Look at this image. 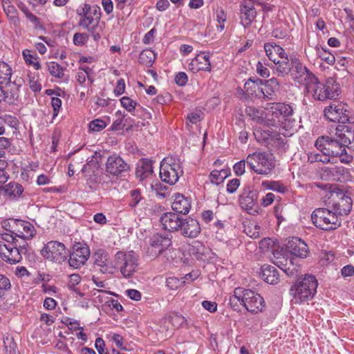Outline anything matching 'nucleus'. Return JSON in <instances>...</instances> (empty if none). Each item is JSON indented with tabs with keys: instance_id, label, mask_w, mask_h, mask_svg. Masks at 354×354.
I'll return each instance as SVG.
<instances>
[{
	"instance_id": "34",
	"label": "nucleus",
	"mask_w": 354,
	"mask_h": 354,
	"mask_svg": "<svg viewBox=\"0 0 354 354\" xmlns=\"http://www.w3.org/2000/svg\"><path fill=\"white\" fill-rule=\"evenodd\" d=\"M337 137L344 147L354 151V129L344 127L341 132L338 133Z\"/></svg>"
},
{
	"instance_id": "39",
	"label": "nucleus",
	"mask_w": 354,
	"mask_h": 354,
	"mask_svg": "<svg viewBox=\"0 0 354 354\" xmlns=\"http://www.w3.org/2000/svg\"><path fill=\"white\" fill-rule=\"evenodd\" d=\"M257 12L254 8L244 6L241 9L242 24L245 27L249 26L254 19Z\"/></svg>"
},
{
	"instance_id": "49",
	"label": "nucleus",
	"mask_w": 354,
	"mask_h": 354,
	"mask_svg": "<svg viewBox=\"0 0 354 354\" xmlns=\"http://www.w3.org/2000/svg\"><path fill=\"white\" fill-rule=\"evenodd\" d=\"M23 57L26 63L28 65H32L35 69L38 70L41 68L39 62L36 60V58L32 54H30V51L29 50H24L23 51Z\"/></svg>"
},
{
	"instance_id": "16",
	"label": "nucleus",
	"mask_w": 354,
	"mask_h": 354,
	"mask_svg": "<svg viewBox=\"0 0 354 354\" xmlns=\"http://www.w3.org/2000/svg\"><path fill=\"white\" fill-rule=\"evenodd\" d=\"M279 59L274 62L276 66L275 71L277 75L279 76H285L290 73L293 80V73H295V70L297 67L300 65L304 66L298 59H292L290 62L286 53Z\"/></svg>"
},
{
	"instance_id": "62",
	"label": "nucleus",
	"mask_w": 354,
	"mask_h": 354,
	"mask_svg": "<svg viewBox=\"0 0 354 354\" xmlns=\"http://www.w3.org/2000/svg\"><path fill=\"white\" fill-rule=\"evenodd\" d=\"M240 185V180L238 178H234L230 180L227 185V191L229 193H234L236 191Z\"/></svg>"
},
{
	"instance_id": "27",
	"label": "nucleus",
	"mask_w": 354,
	"mask_h": 354,
	"mask_svg": "<svg viewBox=\"0 0 354 354\" xmlns=\"http://www.w3.org/2000/svg\"><path fill=\"white\" fill-rule=\"evenodd\" d=\"M77 15L81 17L79 20L78 24L83 28L87 30L92 26L98 27L100 24L99 19L93 17L88 12H86L85 10L81 7L77 8Z\"/></svg>"
},
{
	"instance_id": "22",
	"label": "nucleus",
	"mask_w": 354,
	"mask_h": 354,
	"mask_svg": "<svg viewBox=\"0 0 354 354\" xmlns=\"http://www.w3.org/2000/svg\"><path fill=\"white\" fill-rule=\"evenodd\" d=\"M179 230L183 236L192 239L196 238L201 230L198 221L190 217L182 220Z\"/></svg>"
},
{
	"instance_id": "29",
	"label": "nucleus",
	"mask_w": 354,
	"mask_h": 354,
	"mask_svg": "<svg viewBox=\"0 0 354 354\" xmlns=\"http://www.w3.org/2000/svg\"><path fill=\"white\" fill-rule=\"evenodd\" d=\"M264 50L268 59L273 63L286 54L282 47L273 42L266 43Z\"/></svg>"
},
{
	"instance_id": "19",
	"label": "nucleus",
	"mask_w": 354,
	"mask_h": 354,
	"mask_svg": "<svg viewBox=\"0 0 354 354\" xmlns=\"http://www.w3.org/2000/svg\"><path fill=\"white\" fill-rule=\"evenodd\" d=\"M279 90V82L275 77L262 80L260 86V93L257 95L258 98L266 100H274L277 98V93Z\"/></svg>"
},
{
	"instance_id": "37",
	"label": "nucleus",
	"mask_w": 354,
	"mask_h": 354,
	"mask_svg": "<svg viewBox=\"0 0 354 354\" xmlns=\"http://www.w3.org/2000/svg\"><path fill=\"white\" fill-rule=\"evenodd\" d=\"M230 175V170L229 169H223L221 170H213L209 176V181L215 185H219L224 181V180Z\"/></svg>"
},
{
	"instance_id": "53",
	"label": "nucleus",
	"mask_w": 354,
	"mask_h": 354,
	"mask_svg": "<svg viewBox=\"0 0 354 354\" xmlns=\"http://www.w3.org/2000/svg\"><path fill=\"white\" fill-rule=\"evenodd\" d=\"M274 241L270 238H265L259 242V248L263 252L269 250L274 251Z\"/></svg>"
},
{
	"instance_id": "50",
	"label": "nucleus",
	"mask_w": 354,
	"mask_h": 354,
	"mask_svg": "<svg viewBox=\"0 0 354 354\" xmlns=\"http://www.w3.org/2000/svg\"><path fill=\"white\" fill-rule=\"evenodd\" d=\"M3 344L7 354H19L16 351L17 346L12 337H4Z\"/></svg>"
},
{
	"instance_id": "4",
	"label": "nucleus",
	"mask_w": 354,
	"mask_h": 354,
	"mask_svg": "<svg viewBox=\"0 0 354 354\" xmlns=\"http://www.w3.org/2000/svg\"><path fill=\"white\" fill-rule=\"evenodd\" d=\"M16 237L12 243L6 244L0 241V257L1 259L10 264H16L22 259V254L28 252V239H18Z\"/></svg>"
},
{
	"instance_id": "5",
	"label": "nucleus",
	"mask_w": 354,
	"mask_h": 354,
	"mask_svg": "<svg viewBox=\"0 0 354 354\" xmlns=\"http://www.w3.org/2000/svg\"><path fill=\"white\" fill-rule=\"evenodd\" d=\"M138 257L133 251L118 252L113 259V267L120 270L124 278H130L136 271Z\"/></svg>"
},
{
	"instance_id": "10",
	"label": "nucleus",
	"mask_w": 354,
	"mask_h": 354,
	"mask_svg": "<svg viewBox=\"0 0 354 354\" xmlns=\"http://www.w3.org/2000/svg\"><path fill=\"white\" fill-rule=\"evenodd\" d=\"M183 174L180 163L171 157L164 158L160 163V177L161 180L169 185H174Z\"/></svg>"
},
{
	"instance_id": "44",
	"label": "nucleus",
	"mask_w": 354,
	"mask_h": 354,
	"mask_svg": "<svg viewBox=\"0 0 354 354\" xmlns=\"http://www.w3.org/2000/svg\"><path fill=\"white\" fill-rule=\"evenodd\" d=\"M48 71L50 74L57 78H62L64 77V69L57 62H51L47 64Z\"/></svg>"
},
{
	"instance_id": "32",
	"label": "nucleus",
	"mask_w": 354,
	"mask_h": 354,
	"mask_svg": "<svg viewBox=\"0 0 354 354\" xmlns=\"http://www.w3.org/2000/svg\"><path fill=\"white\" fill-rule=\"evenodd\" d=\"M8 104H14L19 98L18 88L15 84L10 83L5 89H2V95L0 98Z\"/></svg>"
},
{
	"instance_id": "63",
	"label": "nucleus",
	"mask_w": 354,
	"mask_h": 354,
	"mask_svg": "<svg viewBox=\"0 0 354 354\" xmlns=\"http://www.w3.org/2000/svg\"><path fill=\"white\" fill-rule=\"evenodd\" d=\"M187 80H188V77H187V75L184 72H180L178 73L176 77H175V82L178 85V86H185L187 82Z\"/></svg>"
},
{
	"instance_id": "8",
	"label": "nucleus",
	"mask_w": 354,
	"mask_h": 354,
	"mask_svg": "<svg viewBox=\"0 0 354 354\" xmlns=\"http://www.w3.org/2000/svg\"><path fill=\"white\" fill-rule=\"evenodd\" d=\"M337 136L338 133L335 134V137L323 136L319 137L315 143L316 148L322 153L328 155L333 163L336 162L337 155L341 154V151H344V147Z\"/></svg>"
},
{
	"instance_id": "20",
	"label": "nucleus",
	"mask_w": 354,
	"mask_h": 354,
	"mask_svg": "<svg viewBox=\"0 0 354 354\" xmlns=\"http://www.w3.org/2000/svg\"><path fill=\"white\" fill-rule=\"evenodd\" d=\"M286 250L291 254L301 259L306 258L309 253L307 244L297 237H292L286 244Z\"/></svg>"
},
{
	"instance_id": "6",
	"label": "nucleus",
	"mask_w": 354,
	"mask_h": 354,
	"mask_svg": "<svg viewBox=\"0 0 354 354\" xmlns=\"http://www.w3.org/2000/svg\"><path fill=\"white\" fill-rule=\"evenodd\" d=\"M311 218L314 225L323 230H335L342 224V219L339 218L328 207L314 210Z\"/></svg>"
},
{
	"instance_id": "14",
	"label": "nucleus",
	"mask_w": 354,
	"mask_h": 354,
	"mask_svg": "<svg viewBox=\"0 0 354 354\" xmlns=\"http://www.w3.org/2000/svg\"><path fill=\"white\" fill-rule=\"evenodd\" d=\"M11 233L19 239H31L36 234L34 226L28 221L11 219Z\"/></svg>"
},
{
	"instance_id": "51",
	"label": "nucleus",
	"mask_w": 354,
	"mask_h": 354,
	"mask_svg": "<svg viewBox=\"0 0 354 354\" xmlns=\"http://www.w3.org/2000/svg\"><path fill=\"white\" fill-rule=\"evenodd\" d=\"M10 288L11 283L9 279L3 274H0V299Z\"/></svg>"
},
{
	"instance_id": "15",
	"label": "nucleus",
	"mask_w": 354,
	"mask_h": 354,
	"mask_svg": "<svg viewBox=\"0 0 354 354\" xmlns=\"http://www.w3.org/2000/svg\"><path fill=\"white\" fill-rule=\"evenodd\" d=\"M89 257L90 250L88 245L75 244L73 252L70 254L68 264L73 268H79L85 264Z\"/></svg>"
},
{
	"instance_id": "41",
	"label": "nucleus",
	"mask_w": 354,
	"mask_h": 354,
	"mask_svg": "<svg viewBox=\"0 0 354 354\" xmlns=\"http://www.w3.org/2000/svg\"><path fill=\"white\" fill-rule=\"evenodd\" d=\"M244 232L248 236L257 239L261 234V227L257 223L250 222L248 225L244 226Z\"/></svg>"
},
{
	"instance_id": "47",
	"label": "nucleus",
	"mask_w": 354,
	"mask_h": 354,
	"mask_svg": "<svg viewBox=\"0 0 354 354\" xmlns=\"http://www.w3.org/2000/svg\"><path fill=\"white\" fill-rule=\"evenodd\" d=\"M69 279L67 283V286L68 289L71 290L79 293L80 290L76 287L78 285L82 279V277L78 274H72L69 276Z\"/></svg>"
},
{
	"instance_id": "45",
	"label": "nucleus",
	"mask_w": 354,
	"mask_h": 354,
	"mask_svg": "<svg viewBox=\"0 0 354 354\" xmlns=\"http://www.w3.org/2000/svg\"><path fill=\"white\" fill-rule=\"evenodd\" d=\"M96 258L95 261V264L97 266L101 267L100 270L103 272H106L107 271V254L103 251H99L96 254Z\"/></svg>"
},
{
	"instance_id": "31",
	"label": "nucleus",
	"mask_w": 354,
	"mask_h": 354,
	"mask_svg": "<svg viewBox=\"0 0 354 354\" xmlns=\"http://www.w3.org/2000/svg\"><path fill=\"white\" fill-rule=\"evenodd\" d=\"M261 278L268 283L277 284L279 281V274L274 266L264 265L261 267Z\"/></svg>"
},
{
	"instance_id": "35",
	"label": "nucleus",
	"mask_w": 354,
	"mask_h": 354,
	"mask_svg": "<svg viewBox=\"0 0 354 354\" xmlns=\"http://www.w3.org/2000/svg\"><path fill=\"white\" fill-rule=\"evenodd\" d=\"M3 10L9 18L10 22L15 26H18L19 19L18 17L17 10L14 6H12L9 0H3Z\"/></svg>"
},
{
	"instance_id": "59",
	"label": "nucleus",
	"mask_w": 354,
	"mask_h": 354,
	"mask_svg": "<svg viewBox=\"0 0 354 354\" xmlns=\"http://www.w3.org/2000/svg\"><path fill=\"white\" fill-rule=\"evenodd\" d=\"M272 35L277 39H283L288 35V31L282 26L277 27L272 30Z\"/></svg>"
},
{
	"instance_id": "58",
	"label": "nucleus",
	"mask_w": 354,
	"mask_h": 354,
	"mask_svg": "<svg viewBox=\"0 0 354 354\" xmlns=\"http://www.w3.org/2000/svg\"><path fill=\"white\" fill-rule=\"evenodd\" d=\"M88 40V35L85 32H77L73 36V42L75 45L81 46L86 44Z\"/></svg>"
},
{
	"instance_id": "48",
	"label": "nucleus",
	"mask_w": 354,
	"mask_h": 354,
	"mask_svg": "<svg viewBox=\"0 0 354 354\" xmlns=\"http://www.w3.org/2000/svg\"><path fill=\"white\" fill-rule=\"evenodd\" d=\"M80 7L85 10L86 12H88V13L92 15L93 17H97V19H99V20L100 21L102 13L100 8L98 6H91L85 3L81 5Z\"/></svg>"
},
{
	"instance_id": "25",
	"label": "nucleus",
	"mask_w": 354,
	"mask_h": 354,
	"mask_svg": "<svg viewBox=\"0 0 354 354\" xmlns=\"http://www.w3.org/2000/svg\"><path fill=\"white\" fill-rule=\"evenodd\" d=\"M346 169L344 167H325L322 169L321 177L328 181H342Z\"/></svg>"
},
{
	"instance_id": "61",
	"label": "nucleus",
	"mask_w": 354,
	"mask_h": 354,
	"mask_svg": "<svg viewBox=\"0 0 354 354\" xmlns=\"http://www.w3.org/2000/svg\"><path fill=\"white\" fill-rule=\"evenodd\" d=\"M226 15L223 10L216 12V19L218 23V27L223 30L225 28V22L226 21Z\"/></svg>"
},
{
	"instance_id": "55",
	"label": "nucleus",
	"mask_w": 354,
	"mask_h": 354,
	"mask_svg": "<svg viewBox=\"0 0 354 354\" xmlns=\"http://www.w3.org/2000/svg\"><path fill=\"white\" fill-rule=\"evenodd\" d=\"M131 201L129 206L135 207L142 199L141 193L139 189H133L130 192Z\"/></svg>"
},
{
	"instance_id": "46",
	"label": "nucleus",
	"mask_w": 354,
	"mask_h": 354,
	"mask_svg": "<svg viewBox=\"0 0 354 354\" xmlns=\"http://www.w3.org/2000/svg\"><path fill=\"white\" fill-rule=\"evenodd\" d=\"M185 283L184 278L178 279L174 277H170L166 279V286L171 290H177L182 287Z\"/></svg>"
},
{
	"instance_id": "23",
	"label": "nucleus",
	"mask_w": 354,
	"mask_h": 354,
	"mask_svg": "<svg viewBox=\"0 0 354 354\" xmlns=\"http://www.w3.org/2000/svg\"><path fill=\"white\" fill-rule=\"evenodd\" d=\"M188 68L194 73L199 71L209 72L211 71V64L209 55L205 52L198 54L189 64Z\"/></svg>"
},
{
	"instance_id": "1",
	"label": "nucleus",
	"mask_w": 354,
	"mask_h": 354,
	"mask_svg": "<svg viewBox=\"0 0 354 354\" xmlns=\"http://www.w3.org/2000/svg\"><path fill=\"white\" fill-rule=\"evenodd\" d=\"M295 72V82L304 86V93L315 100H335L339 95L338 84L333 81L322 83L306 66H298Z\"/></svg>"
},
{
	"instance_id": "13",
	"label": "nucleus",
	"mask_w": 354,
	"mask_h": 354,
	"mask_svg": "<svg viewBox=\"0 0 354 354\" xmlns=\"http://www.w3.org/2000/svg\"><path fill=\"white\" fill-rule=\"evenodd\" d=\"M41 254L45 259L57 263L64 262L68 257V251L64 244L55 241L45 244Z\"/></svg>"
},
{
	"instance_id": "33",
	"label": "nucleus",
	"mask_w": 354,
	"mask_h": 354,
	"mask_svg": "<svg viewBox=\"0 0 354 354\" xmlns=\"http://www.w3.org/2000/svg\"><path fill=\"white\" fill-rule=\"evenodd\" d=\"M24 192V189L21 185L15 182L0 186V194L7 196L10 198H16L19 196Z\"/></svg>"
},
{
	"instance_id": "56",
	"label": "nucleus",
	"mask_w": 354,
	"mask_h": 354,
	"mask_svg": "<svg viewBox=\"0 0 354 354\" xmlns=\"http://www.w3.org/2000/svg\"><path fill=\"white\" fill-rule=\"evenodd\" d=\"M122 106L128 111L131 112L135 109L136 102L128 97H123L120 99Z\"/></svg>"
},
{
	"instance_id": "42",
	"label": "nucleus",
	"mask_w": 354,
	"mask_h": 354,
	"mask_svg": "<svg viewBox=\"0 0 354 354\" xmlns=\"http://www.w3.org/2000/svg\"><path fill=\"white\" fill-rule=\"evenodd\" d=\"M12 75L11 67L3 61H0V83L9 81Z\"/></svg>"
},
{
	"instance_id": "54",
	"label": "nucleus",
	"mask_w": 354,
	"mask_h": 354,
	"mask_svg": "<svg viewBox=\"0 0 354 354\" xmlns=\"http://www.w3.org/2000/svg\"><path fill=\"white\" fill-rule=\"evenodd\" d=\"M318 56L328 64L332 65L335 63V56L330 53L326 51L325 49H322V51H319Z\"/></svg>"
},
{
	"instance_id": "12",
	"label": "nucleus",
	"mask_w": 354,
	"mask_h": 354,
	"mask_svg": "<svg viewBox=\"0 0 354 354\" xmlns=\"http://www.w3.org/2000/svg\"><path fill=\"white\" fill-rule=\"evenodd\" d=\"M324 115L330 121L339 123L352 122L348 106L339 102H333L324 109Z\"/></svg>"
},
{
	"instance_id": "24",
	"label": "nucleus",
	"mask_w": 354,
	"mask_h": 354,
	"mask_svg": "<svg viewBox=\"0 0 354 354\" xmlns=\"http://www.w3.org/2000/svg\"><path fill=\"white\" fill-rule=\"evenodd\" d=\"M182 218L174 212H166L162 215L160 219L163 229L169 232L178 231L182 224Z\"/></svg>"
},
{
	"instance_id": "26",
	"label": "nucleus",
	"mask_w": 354,
	"mask_h": 354,
	"mask_svg": "<svg viewBox=\"0 0 354 354\" xmlns=\"http://www.w3.org/2000/svg\"><path fill=\"white\" fill-rule=\"evenodd\" d=\"M275 258L274 264L284 271L287 275L293 277L297 276L298 268L297 266H294L292 259L286 258L282 254H279Z\"/></svg>"
},
{
	"instance_id": "36",
	"label": "nucleus",
	"mask_w": 354,
	"mask_h": 354,
	"mask_svg": "<svg viewBox=\"0 0 354 354\" xmlns=\"http://www.w3.org/2000/svg\"><path fill=\"white\" fill-rule=\"evenodd\" d=\"M243 288H236L234 295L230 297L229 304L234 310H238L241 305L243 306Z\"/></svg>"
},
{
	"instance_id": "2",
	"label": "nucleus",
	"mask_w": 354,
	"mask_h": 354,
	"mask_svg": "<svg viewBox=\"0 0 354 354\" xmlns=\"http://www.w3.org/2000/svg\"><path fill=\"white\" fill-rule=\"evenodd\" d=\"M318 283L315 276L306 275L297 281L290 289L292 302L299 304L312 299L317 292Z\"/></svg>"
},
{
	"instance_id": "30",
	"label": "nucleus",
	"mask_w": 354,
	"mask_h": 354,
	"mask_svg": "<svg viewBox=\"0 0 354 354\" xmlns=\"http://www.w3.org/2000/svg\"><path fill=\"white\" fill-rule=\"evenodd\" d=\"M172 209L176 213L186 214L191 208V203L187 198L178 194L171 205Z\"/></svg>"
},
{
	"instance_id": "28",
	"label": "nucleus",
	"mask_w": 354,
	"mask_h": 354,
	"mask_svg": "<svg viewBox=\"0 0 354 354\" xmlns=\"http://www.w3.org/2000/svg\"><path fill=\"white\" fill-rule=\"evenodd\" d=\"M153 162L148 159H141L137 164L136 175L140 180H144L153 174Z\"/></svg>"
},
{
	"instance_id": "43",
	"label": "nucleus",
	"mask_w": 354,
	"mask_h": 354,
	"mask_svg": "<svg viewBox=\"0 0 354 354\" xmlns=\"http://www.w3.org/2000/svg\"><path fill=\"white\" fill-rule=\"evenodd\" d=\"M308 159L310 162H322L323 163H333L331 160V158L328 155H326L323 153L320 154L315 151L310 152L308 154Z\"/></svg>"
},
{
	"instance_id": "57",
	"label": "nucleus",
	"mask_w": 354,
	"mask_h": 354,
	"mask_svg": "<svg viewBox=\"0 0 354 354\" xmlns=\"http://www.w3.org/2000/svg\"><path fill=\"white\" fill-rule=\"evenodd\" d=\"M106 122L104 120L100 119L94 120L89 124V128L93 131H102L106 127Z\"/></svg>"
},
{
	"instance_id": "38",
	"label": "nucleus",
	"mask_w": 354,
	"mask_h": 354,
	"mask_svg": "<svg viewBox=\"0 0 354 354\" xmlns=\"http://www.w3.org/2000/svg\"><path fill=\"white\" fill-rule=\"evenodd\" d=\"M261 83H262V80L259 78L255 80H252L251 78L248 79V81L244 84V89L248 95H255L260 93V86Z\"/></svg>"
},
{
	"instance_id": "40",
	"label": "nucleus",
	"mask_w": 354,
	"mask_h": 354,
	"mask_svg": "<svg viewBox=\"0 0 354 354\" xmlns=\"http://www.w3.org/2000/svg\"><path fill=\"white\" fill-rule=\"evenodd\" d=\"M156 59L155 53L149 49L143 50L139 55L138 62L146 66H151Z\"/></svg>"
},
{
	"instance_id": "64",
	"label": "nucleus",
	"mask_w": 354,
	"mask_h": 354,
	"mask_svg": "<svg viewBox=\"0 0 354 354\" xmlns=\"http://www.w3.org/2000/svg\"><path fill=\"white\" fill-rule=\"evenodd\" d=\"M105 344L104 340L97 337L95 340V347L100 354H110L107 350L104 348Z\"/></svg>"
},
{
	"instance_id": "9",
	"label": "nucleus",
	"mask_w": 354,
	"mask_h": 354,
	"mask_svg": "<svg viewBox=\"0 0 354 354\" xmlns=\"http://www.w3.org/2000/svg\"><path fill=\"white\" fill-rule=\"evenodd\" d=\"M333 213L342 220V217L348 216L353 207V201L351 198L345 193L340 192L331 194L329 201L327 203Z\"/></svg>"
},
{
	"instance_id": "11",
	"label": "nucleus",
	"mask_w": 354,
	"mask_h": 354,
	"mask_svg": "<svg viewBox=\"0 0 354 354\" xmlns=\"http://www.w3.org/2000/svg\"><path fill=\"white\" fill-rule=\"evenodd\" d=\"M171 245V236L167 234H155L149 241L146 254L150 259H154L166 252Z\"/></svg>"
},
{
	"instance_id": "3",
	"label": "nucleus",
	"mask_w": 354,
	"mask_h": 354,
	"mask_svg": "<svg viewBox=\"0 0 354 354\" xmlns=\"http://www.w3.org/2000/svg\"><path fill=\"white\" fill-rule=\"evenodd\" d=\"M265 115L263 116V111L257 110V120L261 122L267 123L268 126H276V120L280 122L281 118H285L292 114V108L287 104L280 102L268 103L264 107Z\"/></svg>"
},
{
	"instance_id": "60",
	"label": "nucleus",
	"mask_w": 354,
	"mask_h": 354,
	"mask_svg": "<svg viewBox=\"0 0 354 354\" xmlns=\"http://www.w3.org/2000/svg\"><path fill=\"white\" fill-rule=\"evenodd\" d=\"M51 105L53 109V118L58 115L62 106V100L59 97H53L51 98Z\"/></svg>"
},
{
	"instance_id": "21",
	"label": "nucleus",
	"mask_w": 354,
	"mask_h": 354,
	"mask_svg": "<svg viewBox=\"0 0 354 354\" xmlns=\"http://www.w3.org/2000/svg\"><path fill=\"white\" fill-rule=\"evenodd\" d=\"M129 165L119 156H109L106 164V171L114 176H118L129 170Z\"/></svg>"
},
{
	"instance_id": "7",
	"label": "nucleus",
	"mask_w": 354,
	"mask_h": 354,
	"mask_svg": "<svg viewBox=\"0 0 354 354\" xmlns=\"http://www.w3.org/2000/svg\"><path fill=\"white\" fill-rule=\"evenodd\" d=\"M246 162L251 169L261 175H268L275 167L272 155L265 152L248 155Z\"/></svg>"
},
{
	"instance_id": "52",
	"label": "nucleus",
	"mask_w": 354,
	"mask_h": 354,
	"mask_svg": "<svg viewBox=\"0 0 354 354\" xmlns=\"http://www.w3.org/2000/svg\"><path fill=\"white\" fill-rule=\"evenodd\" d=\"M24 13L27 19L32 24L35 28L44 29V26L41 25L39 19L37 16L28 10H24Z\"/></svg>"
},
{
	"instance_id": "17",
	"label": "nucleus",
	"mask_w": 354,
	"mask_h": 354,
	"mask_svg": "<svg viewBox=\"0 0 354 354\" xmlns=\"http://www.w3.org/2000/svg\"><path fill=\"white\" fill-rule=\"evenodd\" d=\"M243 296V306L248 311L252 313L261 311L264 301L259 294L249 289H244Z\"/></svg>"
},
{
	"instance_id": "18",
	"label": "nucleus",
	"mask_w": 354,
	"mask_h": 354,
	"mask_svg": "<svg viewBox=\"0 0 354 354\" xmlns=\"http://www.w3.org/2000/svg\"><path fill=\"white\" fill-rule=\"evenodd\" d=\"M258 192L257 190L248 188L244 189L239 198V204L243 209L250 214L257 212V200Z\"/></svg>"
}]
</instances>
